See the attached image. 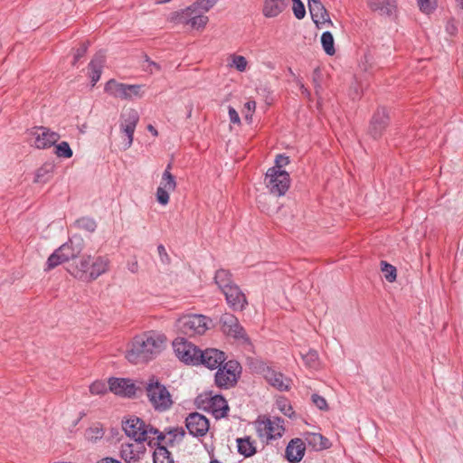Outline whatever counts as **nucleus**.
<instances>
[{
    "label": "nucleus",
    "mask_w": 463,
    "mask_h": 463,
    "mask_svg": "<svg viewBox=\"0 0 463 463\" xmlns=\"http://www.w3.org/2000/svg\"><path fill=\"white\" fill-rule=\"evenodd\" d=\"M166 336L157 331H147L136 335L126 352V359L133 364L146 363L165 347Z\"/></svg>",
    "instance_id": "f257e3e1"
},
{
    "label": "nucleus",
    "mask_w": 463,
    "mask_h": 463,
    "mask_svg": "<svg viewBox=\"0 0 463 463\" xmlns=\"http://www.w3.org/2000/svg\"><path fill=\"white\" fill-rule=\"evenodd\" d=\"M109 260L106 256H91L82 254L78 260L72 261L68 272L75 279L82 281H93L109 271Z\"/></svg>",
    "instance_id": "f03ea898"
},
{
    "label": "nucleus",
    "mask_w": 463,
    "mask_h": 463,
    "mask_svg": "<svg viewBox=\"0 0 463 463\" xmlns=\"http://www.w3.org/2000/svg\"><path fill=\"white\" fill-rule=\"evenodd\" d=\"M211 319L203 315L186 314L180 317L175 324L177 332L188 337L203 335L208 329Z\"/></svg>",
    "instance_id": "7ed1b4c3"
},
{
    "label": "nucleus",
    "mask_w": 463,
    "mask_h": 463,
    "mask_svg": "<svg viewBox=\"0 0 463 463\" xmlns=\"http://www.w3.org/2000/svg\"><path fill=\"white\" fill-rule=\"evenodd\" d=\"M148 401L155 411L163 412L171 409L174 401L167 388L156 378L148 380L146 385Z\"/></svg>",
    "instance_id": "20e7f679"
},
{
    "label": "nucleus",
    "mask_w": 463,
    "mask_h": 463,
    "mask_svg": "<svg viewBox=\"0 0 463 463\" xmlns=\"http://www.w3.org/2000/svg\"><path fill=\"white\" fill-rule=\"evenodd\" d=\"M122 428L126 435L135 441H147L150 447L154 446V439L152 436L158 433V430L146 424L143 420L138 417L131 416L122 422Z\"/></svg>",
    "instance_id": "39448f33"
},
{
    "label": "nucleus",
    "mask_w": 463,
    "mask_h": 463,
    "mask_svg": "<svg viewBox=\"0 0 463 463\" xmlns=\"http://www.w3.org/2000/svg\"><path fill=\"white\" fill-rule=\"evenodd\" d=\"M253 424L258 437L266 443L280 439L286 430L284 420L278 417L261 415Z\"/></svg>",
    "instance_id": "423d86ee"
},
{
    "label": "nucleus",
    "mask_w": 463,
    "mask_h": 463,
    "mask_svg": "<svg viewBox=\"0 0 463 463\" xmlns=\"http://www.w3.org/2000/svg\"><path fill=\"white\" fill-rule=\"evenodd\" d=\"M139 116L136 109H125L120 116V132L123 149H128L133 143V136L138 123Z\"/></svg>",
    "instance_id": "0eeeda50"
},
{
    "label": "nucleus",
    "mask_w": 463,
    "mask_h": 463,
    "mask_svg": "<svg viewBox=\"0 0 463 463\" xmlns=\"http://www.w3.org/2000/svg\"><path fill=\"white\" fill-rule=\"evenodd\" d=\"M173 349L176 357L183 363L190 365L199 364L200 351L195 345L184 337H176L173 341Z\"/></svg>",
    "instance_id": "6e6552de"
},
{
    "label": "nucleus",
    "mask_w": 463,
    "mask_h": 463,
    "mask_svg": "<svg viewBox=\"0 0 463 463\" xmlns=\"http://www.w3.org/2000/svg\"><path fill=\"white\" fill-rule=\"evenodd\" d=\"M289 175L285 170L269 168L265 176V184L270 194L275 196L285 194L289 187Z\"/></svg>",
    "instance_id": "1a4fd4ad"
},
{
    "label": "nucleus",
    "mask_w": 463,
    "mask_h": 463,
    "mask_svg": "<svg viewBox=\"0 0 463 463\" xmlns=\"http://www.w3.org/2000/svg\"><path fill=\"white\" fill-rule=\"evenodd\" d=\"M241 367L236 361H228L222 367H220L215 373V383L221 388H231L235 385Z\"/></svg>",
    "instance_id": "9d476101"
},
{
    "label": "nucleus",
    "mask_w": 463,
    "mask_h": 463,
    "mask_svg": "<svg viewBox=\"0 0 463 463\" xmlns=\"http://www.w3.org/2000/svg\"><path fill=\"white\" fill-rule=\"evenodd\" d=\"M221 326L222 332L238 341L246 343L249 341L244 328L239 323L238 318L232 314L225 313L221 317Z\"/></svg>",
    "instance_id": "9b49d317"
},
{
    "label": "nucleus",
    "mask_w": 463,
    "mask_h": 463,
    "mask_svg": "<svg viewBox=\"0 0 463 463\" xmlns=\"http://www.w3.org/2000/svg\"><path fill=\"white\" fill-rule=\"evenodd\" d=\"M33 145L38 149H46L55 145L60 139L57 132L45 127H35L30 131Z\"/></svg>",
    "instance_id": "f8f14e48"
},
{
    "label": "nucleus",
    "mask_w": 463,
    "mask_h": 463,
    "mask_svg": "<svg viewBox=\"0 0 463 463\" xmlns=\"http://www.w3.org/2000/svg\"><path fill=\"white\" fill-rule=\"evenodd\" d=\"M176 185L175 177L172 173L169 171H164L156 193V201L161 205H166L170 200V193L175 190Z\"/></svg>",
    "instance_id": "ddd939ff"
},
{
    "label": "nucleus",
    "mask_w": 463,
    "mask_h": 463,
    "mask_svg": "<svg viewBox=\"0 0 463 463\" xmlns=\"http://www.w3.org/2000/svg\"><path fill=\"white\" fill-rule=\"evenodd\" d=\"M145 453L143 441L123 442L120 446V457L126 463H137Z\"/></svg>",
    "instance_id": "4468645a"
},
{
    "label": "nucleus",
    "mask_w": 463,
    "mask_h": 463,
    "mask_svg": "<svg viewBox=\"0 0 463 463\" xmlns=\"http://www.w3.org/2000/svg\"><path fill=\"white\" fill-rule=\"evenodd\" d=\"M185 426L189 433L194 437L205 436L210 429L208 419L198 412L188 415L185 420Z\"/></svg>",
    "instance_id": "2eb2a0df"
},
{
    "label": "nucleus",
    "mask_w": 463,
    "mask_h": 463,
    "mask_svg": "<svg viewBox=\"0 0 463 463\" xmlns=\"http://www.w3.org/2000/svg\"><path fill=\"white\" fill-rule=\"evenodd\" d=\"M222 293L225 295L227 304L233 310H243L248 305L244 293L234 284L224 288Z\"/></svg>",
    "instance_id": "dca6fc26"
},
{
    "label": "nucleus",
    "mask_w": 463,
    "mask_h": 463,
    "mask_svg": "<svg viewBox=\"0 0 463 463\" xmlns=\"http://www.w3.org/2000/svg\"><path fill=\"white\" fill-rule=\"evenodd\" d=\"M226 360L225 354L216 348H207L200 351L199 364H203L209 369H215Z\"/></svg>",
    "instance_id": "f3484780"
},
{
    "label": "nucleus",
    "mask_w": 463,
    "mask_h": 463,
    "mask_svg": "<svg viewBox=\"0 0 463 463\" xmlns=\"http://www.w3.org/2000/svg\"><path fill=\"white\" fill-rule=\"evenodd\" d=\"M109 385L111 392L125 397L134 396L137 391L131 380L125 378H110Z\"/></svg>",
    "instance_id": "a211bd4d"
},
{
    "label": "nucleus",
    "mask_w": 463,
    "mask_h": 463,
    "mask_svg": "<svg viewBox=\"0 0 463 463\" xmlns=\"http://www.w3.org/2000/svg\"><path fill=\"white\" fill-rule=\"evenodd\" d=\"M84 247V241L80 237H73L59 247L66 261L78 260Z\"/></svg>",
    "instance_id": "6ab92c4d"
},
{
    "label": "nucleus",
    "mask_w": 463,
    "mask_h": 463,
    "mask_svg": "<svg viewBox=\"0 0 463 463\" xmlns=\"http://www.w3.org/2000/svg\"><path fill=\"white\" fill-rule=\"evenodd\" d=\"M309 12L313 22L316 24L317 28H323L325 26H333V23L329 17L327 10L325 8L321 1L316 4H310Z\"/></svg>",
    "instance_id": "aec40b11"
},
{
    "label": "nucleus",
    "mask_w": 463,
    "mask_h": 463,
    "mask_svg": "<svg viewBox=\"0 0 463 463\" xmlns=\"http://www.w3.org/2000/svg\"><path fill=\"white\" fill-rule=\"evenodd\" d=\"M306 450V443L299 438L292 439L287 448H286V458L291 463L299 462L304 455Z\"/></svg>",
    "instance_id": "412c9836"
},
{
    "label": "nucleus",
    "mask_w": 463,
    "mask_h": 463,
    "mask_svg": "<svg viewBox=\"0 0 463 463\" xmlns=\"http://www.w3.org/2000/svg\"><path fill=\"white\" fill-rule=\"evenodd\" d=\"M389 121L388 113L385 109H378L373 117L370 126V134L373 138L382 136Z\"/></svg>",
    "instance_id": "4be33fe9"
},
{
    "label": "nucleus",
    "mask_w": 463,
    "mask_h": 463,
    "mask_svg": "<svg viewBox=\"0 0 463 463\" xmlns=\"http://www.w3.org/2000/svg\"><path fill=\"white\" fill-rule=\"evenodd\" d=\"M263 375L268 383L279 391H288L290 387L291 381L288 378L269 367L263 371Z\"/></svg>",
    "instance_id": "5701e85b"
},
{
    "label": "nucleus",
    "mask_w": 463,
    "mask_h": 463,
    "mask_svg": "<svg viewBox=\"0 0 463 463\" xmlns=\"http://www.w3.org/2000/svg\"><path fill=\"white\" fill-rule=\"evenodd\" d=\"M155 436H156V438L154 439V446H156V444L173 446L175 443H179L180 441H182L184 436V431L183 429L175 428L169 430L165 434L158 430V433L156 434Z\"/></svg>",
    "instance_id": "b1692460"
},
{
    "label": "nucleus",
    "mask_w": 463,
    "mask_h": 463,
    "mask_svg": "<svg viewBox=\"0 0 463 463\" xmlns=\"http://www.w3.org/2000/svg\"><path fill=\"white\" fill-rule=\"evenodd\" d=\"M288 0H265L262 14L267 18L277 17L288 6Z\"/></svg>",
    "instance_id": "393cba45"
},
{
    "label": "nucleus",
    "mask_w": 463,
    "mask_h": 463,
    "mask_svg": "<svg viewBox=\"0 0 463 463\" xmlns=\"http://www.w3.org/2000/svg\"><path fill=\"white\" fill-rule=\"evenodd\" d=\"M369 7L382 15H392L395 13L396 5L394 0H368Z\"/></svg>",
    "instance_id": "a878e982"
},
{
    "label": "nucleus",
    "mask_w": 463,
    "mask_h": 463,
    "mask_svg": "<svg viewBox=\"0 0 463 463\" xmlns=\"http://www.w3.org/2000/svg\"><path fill=\"white\" fill-rule=\"evenodd\" d=\"M104 90L113 98L126 99V83L111 79L106 82Z\"/></svg>",
    "instance_id": "bb28decb"
},
{
    "label": "nucleus",
    "mask_w": 463,
    "mask_h": 463,
    "mask_svg": "<svg viewBox=\"0 0 463 463\" xmlns=\"http://www.w3.org/2000/svg\"><path fill=\"white\" fill-rule=\"evenodd\" d=\"M210 409L215 418L219 419L226 416L229 411V406L223 397L215 395L210 400Z\"/></svg>",
    "instance_id": "cd10ccee"
},
{
    "label": "nucleus",
    "mask_w": 463,
    "mask_h": 463,
    "mask_svg": "<svg viewBox=\"0 0 463 463\" xmlns=\"http://www.w3.org/2000/svg\"><path fill=\"white\" fill-rule=\"evenodd\" d=\"M193 12H194V5H191L190 6L181 9L178 11L172 12L168 17L167 21L170 23H173L175 24H187L189 23V17L193 14Z\"/></svg>",
    "instance_id": "c85d7f7f"
},
{
    "label": "nucleus",
    "mask_w": 463,
    "mask_h": 463,
    "mask_svg": "<svg viewBox=\"0 0 463 463\" xmlns=\"http://www.w3.org/2000/svg\"><path fill=\"white\" fill-rule=\"evenodd\" d=\"M206 12H201L199 8H194V12L189 17L188 25H190L193 29L195 30H203L206 26L209 19L205 14Z\"/></svg>",
    "instance_id": "c756f323"
},
{
    "label": "nucleus",
    "mask_w": 463,
    "mask_h": 463,
    "mask_svg": "<svg viewBox=\"0 0 463 463\" xmlns=\"http://www.w3.org/2000/svg\"><path fill=\"white\" fill-rule=\"evenodd\" d=\"M306 442L314 449L321 450L327 448L328 440L319 433H307L305 436Z\"/></svg>",
    "instance_id": "7c9ffc66"
},
{
    "label": "nucleus",
    "mask_w": 463,
    "mask_h": 463,
    "mask_svg": "<svg viewBox=\"0 0 463 463\" xmlns=\"http://www.w3.org/2000/svg\"><path fill=\"white\" fill-rule=\"evenodd\" d=\"M238 451L245 456L250 457L256 453V447L254 446V441L251 440L250 437L238 439Z\"/></svg>",
    "instance_id": "2f4dec72"
},
{
    "label": "nucleus",
    "mask_w": 463,
    "mask_h": 463,
    "mask_svg": "<svg viewBox=\"0 0 463 463\" xmlns=\"http://www.w3.org/2000/svg\"><path fill=\"white\" fill-rule=\"evenodd\" d=\"M156 448L153 453L154 463H174L170 452L163 444H156Z\"/></svg>",
    "instance_id": "473e14b6"
},
{
    "label": "nucleus",
    "mask_w": 463,
    "mask_h": 463,
    "mask_svg": "<svg viewBox=\"0 0 463 463\" xmlns=\"http://www.w3.org/2000/svg\"><path fill=\"white\" fill-rule=\"evenodd\" d=\"M321 44L325 51V52L328 55H334L335 52V41L331 33L325 32L321 36Z\"/></svg>",
    "instance_id": "72a5a7b5"
},
{
    "label": "nucleus",
    "mask_w": 463,
    "mask_h": 463,
    "mask_svg": "<svg viewBox=\"0 0 463 463\" xmlns=\"http://www.w3.org/2000/svg\"><path fill=\"white\" fill-rule=\"evenodd\" d=\"M231 275L229 271L225 269H219L215 274V282L219 286L222 291L224 288L230 287L232 283L231 281Z\"/></svg>",
    "instance_id": "f704fd0d"
},
{
    "label": "nucleus",
    "mask_w": 463,
    "mask_h": 463,
    "mask_svg": "<svg viewBox=\"0 0 463 463\" xmlns=\"http://www.w3.org/2000/svg\"><path fill=\"white\" fill-rule=\"evenodd\" d=\"M67 262L61 252V250L58 248L47 260L45 270H51L57 267L58 265Z\"/></svg>",
    "instance_id": "c9c22d12"
},
{
    "label": "nucleus",
    "mask_w": 463,
    "mask_h": 463,
    "mask_svg": "<svg viewBox=\"0 0 463 463\" xmlns=\"http://www.w3.org/2000/svg\"><path fill=\"white\" fill-rule=\"evenodd\" d=\"M67 262L61 252V250L58 248L47 260L45 270H51L57 267L58 265Z\"/></svg>",
    "instance_id": "e433bc0d"
},
{
    "label": "nucleus",
    "mask_w": 463,
    "mask_h": 463,
    "mask_svg": "<svg viewBox=\"0 0 463 463\" xmlns=\"http://www.w3.org/2000/svg\"><path fill=\"white\" fill-rule=\"evenodd\" d=\"M89 66L90 70L91 82L92 85H95L101 75L102 61H98L97 59L92 60Z\"/></svg>",
    "instance_id": "4c0bfd02"
},
{
    "label": "nucleus",
    "mask_w": 463,
    "mask_h": 463,
    "mask_svg": "<svg viewBox=\"0 0 463 463\" xmlns=\"http://www.w3.org/2000/svg\"><path fill=\"white\" fill-rule=\"evenodd\" d=\"M381 266L385 279L389 282H394L397 277L396 268L392 264L387 263L386 261H382Z\"/></svg>",
    "instance_id": "58836bf2"
},
{
    "label": "nucleus",
    "mask_w": 463,
    "mask_h": 463,
    "mask_svg": "<svg viewBox=\"0 0 463 463\" xmlns=\"http://www.w3.org/2000/svg\"><path fill=\"white\" fill-rule=\"evenodd\" d=\"M231 66L234 67L238 71H245L248 67V61L244 56L232 54L230 56Z\"/></svg>",
    "instance_id": "ea45409f"
},
{
    "label": "nucleus",
    "mask_w": 463,
    "mask_h": 463,
    "mask_svg": "<svg viewBox=\"0 0 463 463\" xmlns=\"http://www.w3.org/2000/svg\"><path fill=\"white\" fill-rule=\"evenodd\" d=\"M144 85L126 84V99H131L134 97L141 98L144 94Z\"/></svg>",
    "instance_id": "a19ab883"
},
{
    "label": "nucleus",
    "mask_w": 463,
    "mask_h": 463,
    "mask_svg": "<svg viewBox=\"0 0 463 463\" xmlns=\"http://www.w3.org/2000/svg\"><path fill=\"white\" fill-rule=\"evenodd\" d=\"M55 155L58 157L71 158L73 153L68 142L62 141L55 146Z\"/></svg>",
    "instance_id": "79ce46f5"
},
{
    "label": "nucleus",
    "mask_w": 463,
    "mask_h": 463,
    "mask_svg": "<svg viewBox=\"0 0 463 463\" xmlns=\"http://www.w3.org/2000/svg\"><path fill=\"white\" fill-rule=\"evenodd\" d=\"M103 429L100 428L99 426H91L85 432V437L87 438V439L92 442L100 439L103 437Z\"/></svg>",
    "instance_id": "37998d69"
},
{
    "label": "nucleus",
    "mask_w": 463,
    "mask_h": 463,
    "mask_svg": "<svg viewBox=\"0 0 463 463\" xmlns=\"http://www.w3.org/2000/svg\"><path fill=\"white\" fill-rule=\"evenodd\" d=\"M302 358L306 365H307L310 368L316 369L319 365L318 354L314 350H311L307 352L306 354L302 355Z\"/></svg>",
    "instance_id": "c03bdc74"
},
{
    "label": "nucleus",
    "mask_w": 463,
    "mask_h": 463,
    "mask_svg": "<svg viewBox=\"0 0 463 463\" xmlns=\"http://www.w3.org/2000/svg\"><path fill=\"white\" fill-rule=\"evenodd\" d=\"M420 10L424 14L432 13L437 7V0H417Z\"/></svg>",
    "instance_id": "a18cd8bd"
},
{
    "label": "nucleus",
    "mask_w": 463,
    "mask_h": 463,
    "mask_svg": "<svg viewBox=\"0 0 463 463\" xmlns=\"http://www.w3.org/2000/svg\"><path fill=\"white\" fill-rule=\"evenodd\" d=\"M277 409L288 417H291L293 410L288 401L285 398H279L276 402Z\"/></svg>",
    "instance_id": "49530a36"
},
{
    "label": "nucleus",
    "mask_w": 463,
    "mask_h": 463,
    "mask_svg": "<svg viewBox=\"0 0 463 463\" xmlns=\"http://www.w3.org/2000/svg\"><path fill=\"white\" fill-rule=\"evenodd\" d=\"M77 224L80 228L84 229L88 232H94L97 228L96 222L89 217H83L77 221Z\"/></svg>",
    "instance_id": "de8ad7c7"
},
{
    "label": "nucleus",
    "mask_w": 463,
    "mask_h": 463,
    "mask_svg": "<svg viewBox=\"0 0 463 463\" xmlns=\"http://www.w3.org/2000/svg\"><path fill=\"white\" fill-rule=\"evenodd\" d=\"M90 392L92 395H102L107 392V385L102 381H95L90 385Z\"/></svg>",
    "instance_id": "09e8293b"
},
{
    "label": "nucleus",
    "mask_w": 463,
    "mask_h": 463,
    "mask_svg": "<svg viewBox=\"0 0 463 463\" xmlns=\"http://www.w3.org/2000/svg\"><path fill=\"white\" fill-rule=\"evenodd\" d=\"M219 0H197L194 5V8H199L201 12L210 11Z\"/></svg>",
    "instance_id": "8fccbe9b"
},
{
    "label": "nucleus",
    "mask_w": 463,
    "mask_h": 463,
    "mask_svg": "<svg viewBox=\"0 0 463 463\" xmlns=\"http://www.w3.org/2000/svg\"><path fill=\"white\" fill-rule=\"evenodd\" d=\"M292 2L294 15L298 19H303L306 14V9L303 3L300 0H292Z\"/></svg>",
    "instance_id": "3c124183"
},
{
    "label": "nucleus",
    "mask_w": 463,
    "mask_h": 463,
    "mask_svg": "<svg viewBox=\"0 0 463 463\" xmlns=\"http://www.w3.org/2000/svg\"><path fill=\"white\" fill-rule=\"evenodd\" d=\"M256 109V102L254 100H249L244 104V118L248 122H251L252 114Z\"/></svg>",
    "instance_id": "603ef678"
},
{
    "label": "nucleus",
    "mask_w": 463,
    "mask_h": 463,
    "mask_svg": "<svg viewBox=\"0 0 463 463\" xmlns=\"http://www.w3.org/2000/svg\"><path fill=\"white\" fill-rule=\"evenodd\" d=\"M313 403L319 409L323 411L328 410V405L326 399L318 394H313L312 397Z\"/></svg>",
    "instance_id": "864d4df0"
},
{
    "label": "nucleus",
    "mask_w": 463,
    "mask_h": 463,
    "mask_svg": "<svg viewBox=\"0 0 463 463\" xmlns=\"http://www.w3.org/2000/svg\"><path fill=\"white\" fill-rule=\"evenodd\" d=\"M289 164V159L284 155H278L275 160V165L272 168L283 170V167Z\"/></svg>",
    "instance_id": "5fc2aeb1"
},
{
    "label": "nucleus",
    "mask_w": 463,
    "mask_h": 463,
    "mask_svg": "<svg viewBox=\"0 0 463 463\" xmlns=\"http://www.w3.org/2000/svg\"><path fill=\"white\" fill-rule=\"evenodd\" d=\"M229 118H230V120L232 123L233 124H240L241 123V119H240V117H239V114L238 112L236 111L235 109H233L232 107H229Z\"/></svg>",
    "instance_id": "6e6d98bb"
},
{
    "label": "nucleus",
    "mask_w": 463,
    "mask_h": 463,
    "mask_svg": "<svg viewBox=\"0 0 463 463\" xmlns=\"http://www.w3.org/2000/svg\"><path fill=\"white\" fill-rule=\"evenodd\" d=\"M146 62L147 66L146 67V71H148L150 73H156L160 71V66L157 63L149 61L148 59L146 60Z\"/></svg>",
    "instance_id": "4d7b16f0"
},
{
    "label": "nucleus",
    "mask_w": 463,
    "mask_h": 463,
    "mask_svg": "<svg viewBox=\"0 0 463 463\" xmlns=\"http://www.w3.org/2000/svg\"><path fill=\"white\" fill-rule=\"evenodd\" d=\"M157 252H158V254L160 256V259H161L162 262H168L169 256H168V254L166 252V250H165V246L159 245L157 247Z\"/></svg>",
    "instance_id": "13d9d810"
},
{
    "label": "nucleus",
    "mask_w": 463,
    "mask_h": 463,
    "mask_svg": "<svg viewBox=\"0 0 463 463\" xmlns=\"http://www.w3.org/2000/svg\"><path fill=\"white\" fill-rule=\"evenodd\" d=\"M87 51V46L82 44L80 48L76 50L74 53V62H76L80 57H82Z\"/></svg>",
    "instance_id": "bf43d9fd"
},
{
    "label": "nucleus",
    "mask_w": 463,
    "mask_h": 463,
    "mask_svg": "<svg viewBox=\"0 0 463 463\" xmlns=\"http://www.w3.org/2000/svg\"><path fill=\"white\" fill-rule=\"evenodd\" d=\"M97 463H121V462L113 458H104L99 460Z\"/></svg>",
    "instance_id": "052dcab7"
},
{
    "label": "nucleus",
    "mask_w": 463,
    "mask_h": 463,
    "mask_svg": "<svg viewBox=\"0 0 463 463\" xmlns=\"http://www.w3.org/2000/svg\"><path fill=\"white\" fill-rule=\"evenodd\" d=\"M147 129L149 132H151L154 136H157V130L152 126L148 125Z\"/></svg>",
    "instance_id": "680f3d73"
},
{
    "label": "nucleus",
    "mask_w": 463,
    "mask_h": 463,
    "mask_svg": "<svg viewBox=\"0 0 463 463\" xmlns=\"http://www.w3.org/2000/svg\"><path fill=\"white\" fill-rule=\"evenodd\" d=\"M171 1L172 0H156V4H157V5H165V4L170 3Z\"/></svg>",
    "instance_id": "e2e57ef3"
},
{
    "label": "nucleus",
    "mask_w": 463,
    "mask_h": 463,
    "mask_svg": "<svg viewBox=\"0 0 463 463\" xmlns=\"http://www.w3.org/2000/svg\"><path fill=\"white\" fill-rule=\"evenodd\" d=\"M171 168H172V164L170 163V164H168V165H167V166H166V168H165V171H169V172H171Z\"/></svg>",
    "instance_id": "0e129e2a"
},
{
    "label": "nucleus",
    "mask_w": 463,
    "mask_h": 463,
    "mask_svg": "<svg viewBox=\"0 0 463 463\" xmlns=\"http://www.w3.org/2000/svg\"><path fill=\"white\" fill-rule=\"evenodd\" d=\"M307 1H308V5H309L310 4H316V3L319 2L320 0H307Z\"/></svg>",
    "instance_id": "69168bd1"
},
{
    "label": "nucleus",
    "mask_w": 463,
    "mask_h": 463,
    "mask_svg": "<svg viewBox=\"0 0 463 463\" xmlns=\"http://www.w3.org/2000/svg\"><path fill=\"white\" fill-rule=\"evenodd\" d=\"M41 171H42V170H39V171H38V173H37V175H36V182H38V181H39V178H40V175H41Z\"/></svg>",
    "instance_id": "338daca9"
},
{
    "label": "nucleus",
    "mask_w": 463,
    "mask_h": 463,
    "mask_svg": "<svg viewBox=\"0 0 463 463\" xmlns=\"http://www.w3.org/2000/svg\"><path fill=\"white\" fill-rule=\"evenodd\" d=\"M459 3H460V5H461V7L463 9V0H459Z\"/></svg>",
    "instance_id": "774afa93"
}]
</instances>
